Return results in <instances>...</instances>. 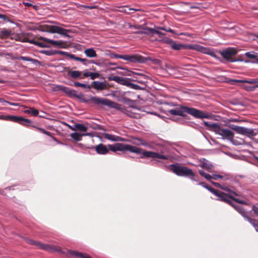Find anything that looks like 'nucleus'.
Here are the masks:
<instances>
[{"label": "nucleus", "instance_id": "obj_53", "mask_svg": "<svg viewBox=\"0 0 258 258\" xmlns=\"http://www.w3.org/2000/svg\"><path fill=\"white\" fill-rule=\"evenodd\" d=\"M20 41L23 42H28L30 43V41L31 40H29L27 37H20Z\"/></svg>", "mask_w": 258, "mask_h": 258}, {"label": "nucleus", "instance_id": "obj_37", "mask_svg": "<svg viewBox=\"0 0 258 258\" xmlns=\"http://www.w3.org/2000/svg\"><path fill=\"white\" fill-rule=\"evenodd\" d=\"M0 103H2L3 105H5L7 103V104H8L10 105L14 106H19V104L18 103L11 102L10 101L5 100L3 98H0Z\"/></svg>", "mask_w": 258, "mask_h": 258}, {"label": "nucleus", "instance_id": "obj_58", "mask_svg": "<svg viewBox=\"0 0 258 258\" xmlns=\"http://www.w3.org/2000/svg\"><path fill=\"white\" fill-rule=\"evenodd\" d=\"M0 19H2L4 20H7L9 21V19L7 17H6L5 15L0 14Z\"/></svg>", "mask_w": 258, "mask_h": 258}, {"label": "nucleus", "instance_id": "obj_55", "mask_svg": "<svg viewBox=\"0 0 258 258\" xmlns=\"http://www.w3.org/2000/svg\"><path fill=\"white\" fill-rule=\"evenodd\" d=\"M218 178H223V176L219 174H213L212 175V179L217 180Z\"/></svg>", "mask_w": 258, "mask_h": 258}, {"label": "nucleus", "instance_id": "obj_10", "mask_svg": "<svg viewBox=\"0 0 258 258\" xmlns=\"http://www.w3.org/2000/svg\"><path fill=\"white\" fill-rule=\"evenodd\" d=\"M0 119L5 120H9L14 122L19 123L23 125H27L31 122V121L27 118H23L21 116H17L14 115H0Z\"/></svg>", "mask_w": 258, "mask_h": 258}, {"label": "nucleus", "instance_id": "obj_18", "mask_svg": "<svg viewBox=\"0 0 258 258\" xmlns=\"http://www.w3.org/2000/svg\"><path fill=\"white\" fill-rule=\"evenodd\" d=\"M94 148L96 153L100 155H105L109 152V149L106 146L101 143L96 145Z\"/></svg>", "mask_w": 258, "mask_h": 258}, {"label": "nucleus", "instance_id": "obj_48", "mask_svg": "<svg viewBox=\"0 0 258 258\" xmlns=\"http://www.w3.org/2000/svg\"><path fill=\"white\" fill-rule=\"evenodd\" d=\"M100 76V75L98 73H93L91 72L90 74V78L92 80H94L96 78H98Z\"/></svg>", "mask_w": 258, "mask_h": 258}, {"label": "nucleus", "instance_id": "obj_38", "mask_svg": "<svg viewBox=\"0 0 258 258\" xmlns=\"http://www.w3.org/2000/svg\"><path fill=\"white\" fill-rule=\"evenodd\" d=\"M199 172L201 176L204 177L208 180L210 181V180L212 179V176L208 173H205L203 170H199Z\"/></svg>", "mask_w": 258, "mask_h": 258}, {"label": "nucleus", "instance_id": "obj_61", "mask_svg": "<svg viewBox=\"0 0 258 258\" xmlns=\"http://www.w3.org/2000/svg\"><path fill=\"white\" fill-rule=\"evenodd\" d=\"M87 61V59H86V58H80V60H79V61L82 62L85 66H87V63H86V62Z\"/></svg>", "mask_w": 258, "mask_h": 258}, {"label": "nucleus", "instance_id": "obj_15", "mask_svg": "<svg viewBox=\"0 0 258 258\" xmlns=\"http://www.w3.org/2000/svg\"><path fill=\"white\" fill-rule=\"evenodd\" d=\"M48 31L51 33H57L67 37H71V36L68 34V33L71 32L70 29H66L55 25H50L48 26Z\"/></svg>", "mask_w": 258, "mask_h": 258}, {"label": "nucleus", "instance_id": "obj_8", "mask_svg": "<svg viewBox=\"0 0 258 258\" xmlns=\"http://www.w3.org/2000/svg\"><path fill=\"white\" fill-rule=\"evenodd\" d=\"M109 80L114 81L119 84L126 86L134 90H139L144 89L143 88L141 87L139 85L130 82V79L128 78H123L118 76H114L110 77L109 78Z\"/></svg>", "mask_w": 258, "mask_h": 258}, {"label": "nucleus", "instance_id": "obj_4", "mask_svg": "<svg viewBox=\"0 0 258 258\" xmlns=\"http://www.w3.org/2000/svg\"><path fill=\"white\" fill-rule=\"evenodd\" d=\"M204 124L216 134L221 136L222 139L231 141L234 137V133L231 130L223 128L217 123L204 121Z\"/></svg>", "mask_w": 258, "mask_h": 258}, {"label": "nucleus", "instance_id": "obj_3", "mask_svg": "<svg viewBox=\"0 0 258 258\" xmlns=\"http://www.w3.org/2000/svg\"><path fill=\"white\" fill-rule=\"evenodd\" d=\"M172 149L171 147L168 146H162L159 152H153L144 151H142V155L141 158L144 157L151 158H158L163 160H169L174 158L173 154L172 152Z\"/></svg>", "mask_w": 258, "mask_h": 258}, {"label": "nucleus", "instance_id": "obj_27", "mask_svg": "<svg viewBox=\"0 0 258 258\" xmlns=\"http://www.w3.org/2000/svg\"><path fill=\"white\" fill-rule=\"evenodd\" d=\"M84 53L87 57L90 58L96 57L97 56L96 52L93 48L86 49L84 50Z\"/></svg>", "mask_w": 258, "mask_h": 258}, {"label": "nucleus", "instance_id": "obj_23", "mask_svg": "<svg viewBox=\"0 0 258 258\" xmlns=\"http://www.w3.org/2000/svg\"><path fill=\"white\" fill-rule=\"evenodd\" d=\"M17 59L18 60H22L24 61H30L35 66H38L40 65L41 63L38 60L32 58L29 56H20L17 57Z\"/></svg>", "mask_w": 258, "mask_h": 258}, {"label": "nucleus", "instance_id": "obj_51", "mask_svg": "<svg viewBox=\"0 0 258 258\" xmlns=\"http://www.w3.org/2000/svg\"><path fill=\"white\" fill-rule=\"evenodd\" d=\"M141 78H139L137 77H134V79L133 80V81H137L139 83L141 84H144L146 81L145 80H140V79Z\"/></svg>", "mask_w": 258, "mask_h": 258}, {"label": "nucleus", "instance_id": "obj_1", "mask_svg": "<svg viewBox=\"0 0 258 258\" xmlns=\"http://www.w3.org/2000/svg\"><path fill=\"white\" fill-rule=\"evenodd\" d=\"M168 112L171 115L183 117L186 116V113H188L196 118L203 119L210 117V115L207 113L195 108L185 106H180L178 108L170 109Z\"/></svg>", "mask_w": 258, "mask_h": 258}, {"label": "nucleus", "instance_id": "obj_30", "mask_svg": "<svg viewBox=\"0 0 258 258\" xmlns=\"http://www.w3.org/2000/svg\"><path fill=\"white\" fill-rule=\"evenodd\" d=\"M70 253L75 256L78 257L79 258H91L88 254H83L82 253L78 252L76 251H72L70 252Z\"/></svg>", "mask_w": 258, "mask_h": 258}, {"label": "nucleus", "instance_id": "obj_7", "mask_svg": "<svg viewBox=\"0 0 258 258\" xmlns=\"http://www.w3.org/2000/svg\"><path fill=\"white\" fill-rule=\"evenodd\" d=\"M229 127L235 131L237 133L246 136L248 138H252L258 134V131H256V129L248 128L234 124H230Z\"/></svg>", "mask_w": 258, "mask_h": 258}, {"label": "nucleus", "instance_id": "obj_29", "mask_svg": "<svg viewBox=\"0 0 258 258\" xmlns=\"http://www.w3.org/2000/svg\"><path fill=\"white\" fill-rule=\"evenodd\" d=\"M82 72L79 71H72L69 72V75L74 79L80 78Z\"/></svg>", "mask_w": 258, "mask_h": 258}, {"label": "nucleus", "instance_id": "obj_22", "mask_svg": "<svg viewBox=\"0 0 258 258\" xmlns=\"http://www.w3.org/2000/svg\"><path fill=\"white\" fill-rule=\"evenodd\" d=\"M148 32L151 33L152 34H156L159 35V36L165 35V33H163V32L159 31V30L158 29H153V28H148V27H146L145 29V31H140V32H137V33H138V34H148Z\"/></svg>", "mask_w": 258, "mask_h": 258}, {"label": "nucleus", "instance_id": "obj_50", "mask_svg": "<svg viewBox=\"0 0 258 258\" xmlns=\"http://www.w3.org/2000/svg\"><path fill=\"white\" fill-rule=\"evenodd\" d=\"M68 55L69 58L74 59L76 61H79L80 60L81 57L76 56L75 54L70 53V54H68Z\"/></svg>", "mask_w": 258, "mask_h": 258}, {"label": "nucleus", "instance_id": "obj_6", "mask_svg": "<svg viewBox=\"0 0 258 258\" xmlns=\"http://www.w3.org/2000/svg\"><path fill=\"white\" fill-rule=\"evenodd\" d=\"M108 148L109 150H110L113 152H116L118 151L121 152L128 151L132 153L140 154H141L142 151L141 149L137 147L122 143H116L114 145H108Z\"/></svg>", "mask_w": 258, "mask_h": 258}, {"label": "nucleus", "instance_id": "obj_54", "mask_svg": "<svg viewBox=\"0 0 258 258\" xmlns=\"http://www.w3.org/2000/svg\"><path fill=\"white\" fill-rule=\"evenodd\" d=\"M82 8H83V9H86L91 10V9H95L96 8V6L83 5V6H82Z\"/></svg>", "mask_w": 258, "mask_h": 258}, {"label": "nucleus", "instance_id": "obj_13", "mask_svg": "<svg viewBox=\"0 0 258 258\" xmlns=\"http://www.w3.org/2000/svg\"><path fill=\"white\" fill-rule=\"evenodd\" d=\"M188 49L197 50L203 53L208 54L214 58H217V56L213 49L198 44H189Z\"/></svg>", "mask_w": 258, "mask_h": 258}, {"label": "nucleus", "instance_id": "obj_42", "mask_svg": "<svg viewBox=\"0 0 258 258\" xmlns=\"http://www.w3.org/2000/svg\"><path fill=\"white\" fill-rule=\"evenodd\" d=\"M30 44H33L35 45H37V46H39L41 47H46V45L43 44L42 43H40V42H38L37 41H36L33 39H32L30 41Z\"/></svg>", "mask_w": 258, "mask_h": 258}, {"label": "nucleus", "instance_id": "obj_34", "mask_svg": "<svg viewBox=\"0 0 258 258\" xmlns=\"http://www.w3.org/2000/svg\"><path fill=\"white\" fill-rule=\"evenodd\" d=\"M74 85L75 87H82L85 89H87V90H89L91 88V86L88 84L81 83L78 82H75L74 83Z\"/></svg>", "mask_w": 258, "mask_h": 258}, {"label": "nucleus", "instance_id": "obj_12", "mask_svg": "<svg viewBox=\"0 0 258 258\" xmlns=\"http://www.w3.org/2000/svg\"><path fill=\"white\" fill-rule=\"evenodd\" d=\"M237 53V50L234 48H228L225 50H223L221 52L222 57L225 58L227 61L229 62H236V61H243V59L241 58L233 59L232 56Z\"/></svg>", "mask_w": 258, "mask_h": 258}, {"label": "nucleus", "instance_id": "obj_24", "mask_svg": "<svg viewBox=\"0 0 258 258\" xmlns=\"http://www.w3.org/2000/svg\"><path fill=\"white\" fill-rule=\"evenodd\" d=\"M230 84L234 85L235 83H247L250 84H255V79H250L249 80H236V79H230L229 81Z\"/></svg>", "mask_w": 258, "mask_h": 258}, {"label": "nucleus", "instance_id": "obj_44", "mask_svg": "<svg viewBox=\"0 0 258 258\" xmlns=\"http://www.w3.org/2000/svg\"><path fill=\"white\" fill-rule=\"evenodd\" d=\"M243 88L246 91H253L255 90V88L254 86H243Z\"/></svg>", "mask_w": 258, "mask_h": 258}, {"label": "nucleus", "instance_id": "obj_19", "mask_svg": "<svg viewBox=\"0 0 258 258\" xmlns=\"http://www.w3.org/2000/svg\"><path fill=\"white\" fill-rule=\"evenodd\" d=\"M91 86L97 91H102L106 88V82L94 81L92 82Z\"/></svg>", "mask_w": 258, "mask_h": 258}, {"label": "nucleus", "instance_id": "obj_57", "mask_svg": "<svg viewBox=\"0 0 258 258\" xmlns=\"http://www.w3.org/2000/svg\"><path fill=\"white\" fill-rule=\"evenodd\" d=\"M252 210L253 211V213L258 216V207L253 205L252 207Z\"/></svg>", "mask_w": 258, "mask_h": 258}, {"label": "nucleus", "instance_id": "obj_20", "mask_svg": "<svg viewBox=\"0 0 258 258\" xmlns=\"http://www.w3.org/2000/svg\"><path fill=\"white\" fill-rule=\"evenodd\" d=\"M40 39L43 40L44 42L49 43L53 45L57 46L59 48L63 47V42L61 40H53L43 37H40Z\"/></svg>", "mask_w": 258, "mask_h": 258}, {"label": "nucleus", "instance_id": "obj_45", "mask_svg": "<svg viewBox=\"0 0 258 258\" xmlns=\"http://www.w3.org/2000/svg\"><path fill=\"white\" fill-rule=\"evenodd\" d=\"M162 41L163 43L168 44L170 46L173 40L168 37H165L163 38Z\"/></svg>", "mask_w": 258, "mask_h": 258}, {"label": "nucleus", "instance_id": "obj_33", "mask_svg": "<svg viewBox=\"0 0 258 258\" xmlns=\"http://www.w3.org/2000/svg\"><path fill=\"white\" fill-rule=\"evenodd\" d=\"M71 138L75 141H80L82 140L83 137L82 134L79 133H73L71 134Z\"/></svg>", "mask_w": 258, "mask_h": 258}, {"label": "nucleus", "instance_id": "obj_26", "mask_svg": "<svg viewBox=\"0 0 258 258\" xmlns=\"http://www.w3.org/2000/svg\"><path fill=\"white\" fill-rule=\"evenodd\" d=\"M38 248L50 252L56 251L55 247L47 244H43L40 242L38 243Z\"/></svg>", "mask_w": 258, "mask_h": 258}, {"label": "nucleus", "instance_id": "obj_21", "mask_svg": "<svg viewBox=\"0 0 258 258\" xmlns=\"http://www.w3.org/2000/svg\"><path fill=\"white\" fill-rule=\"evenodd\" d=\"M104 136L105 139L113 142H125L126 141V139L121 137L107 133H105Z\"/></svg>", "mask_w": 258, "mask_h": 258}, {"label": "nucleus", "instance_id": "obj_16", "mask_svg": "<svg viewBox=\"0 0 258 258\" xmlns=\"http://www.w3.org/2000/svg\"><path fill=\"white\" fill-rule=\"evenodd\" d=\"M56 90L61 91V92L65 93L69 97H75L78 98H80V96L78 95V94L76 90L69 87L58 85L56 87L55 86L54 88V90L56 91Z\"/></svg>", "mask_w": 258, "mask_h": 258}, {"label": "nucleus", "instance_id": "obj_2", "mask_svg": "<svg viewBox=\"0 0 258 258\" xmlns=\"http://www.w3.org/2000/svg\"><path fill=\"white\" fill-rule=\"evenodd\" d=\"M199 182V184L202 185L203 187L207 189L211 192L213 194L217 197V200L225 202L229 205L232 204V202L234 201L237 203L241 204L243 205H249V202L247 200H240L237 198H234L232 196H228V194H225L223 192L218 191L212 188L211 186L207 185L204 182Z\"/></svg>", "mask_w": 258, "mask_h": 258}, {"label": "nucleus", "instance_id": "obj_49", "mask_svg": "<svg viewBox=\"0 0 258 258\" xmlns=\"http://www.w3.org/2000/svg\"><path fill=\"white\" fill-rule=\"evenodd\" d=\"M61 54L63 55H65L69 57L68 54H70V53L68 52L62 51L60 50H55V54Z\"/></svg>", "mask_w": 258, "mask_h": 258}, {"label": "nucleus", "instance_id": "obj_25", "mask_svg": "<svg viewBox=\"0 0 258 258\" xmlns=\"http://www.w3.org/2000/svg\"><path fill=\"white\" fill-rule=\"evenodd\" d=\"M171 47L175 50H179L182 49H188V45L182 44L180 43H177L175 41H173L172 44L170 45Z\"/></svg>", "mask_w": 258, "mask_h": 258}, {"label": "nucleus", "instance_id": "obj_11", "mask_svg": "<svg viewBox=\"0 0 258 258\" xmlns=\"http://www.w3.org/2000/svg\"><path fill=\"white\" fill-rule=\"evenodd\" d=\"M234 201L232 202V204L230 205L233 207L242 216L245 220H247L257 231L258 224L257 221L251 217L246 216V212L240 206L237 205L234 203Z\"/></svg>", "mask_w": 258, "mask_h": 258}, {"label": "nucleus", "instance_id": "obj_62", "mask_svg": "<svg viewBox=\"0 0 258 258\" xmlns=\"http://www.w3.org/2000/svg\"><path fill=\"white\" fill-rule=\"evenodd\" d=\"M67 125L69 126V127L71 130H72V131H76V127H75V124L74 125H73V126L71 125H69V124H67Z\"/></svg>", "mask_w": 258, "mask_h": 258}, {"label": "nucleus", "instance_id": "obj_47", "mask_svg": "<svg viewBox=\"0 0 258 258\" xmlns=\"http://www.w3.org/2000/svg\"><path fill=\"white\" fill-rule=\"evenodd\" d=\"M245 54L247 57L250 58H254L256 57L255 54L252 52H247Z\"/></svg>", "mask_w": 258, "mask_h": 258}, {"label": "nucleus", "instance_id": "obj_46", "mask_svg": "<svg viewBox=\"0 0 258 258\" xmlns=\"http://www.w3.org/2000/svg\"><path fill=\"white\" fill-rule=\"evenodd\" d=\"M26 241L27 242L30 244H32V245H36L38 247V243H40L38 241H34L33 240H32V239H26Z\"/></svg>", "mask_w": 258, "mask_h": 258}, {"label": "nucleus", "instance_id": "obj_14", "mask_svg": "<svg viewBox=\"0 0 258 258\" xmlns=\"http://www.w3.org/2000/svg\"><path fill=\"white\" fill-rule=\"evenodd\" d=\"M90 101L96 105H103L111 108H115L117 103L105 98H99L95 96L90 97Z\"/></svg>", "mask_w": 258, "mask_h": 258}, {"label": "nucleus", "instance_id": "obj_5", "mask_svg": "<svg viewBox=\"0 0 258 258\" xmlns=\"http://www.w3.org/2000/svg\"><path fill=\"white\" fill-rule=\"evenodd\" d=\"M170 167V170L177 175L188 177L196 182L199 181L198 179L195 178L196 175L191 169L184 166H181L178 163L171 164Z\"/></svg>", "mask_w": 258, "mask_h": 258}, {"label": "nucleus", "instance_id": "obj_17", "mask_svg": "<svg viewBox=\"0 0 258 258\" xmlns=\"http://www.w3.org/2000/svg\"><path fill=\"white\" fill-rule=\"evenodd\" d=\"M211 182L214 184L216 187H219L222 189H223L224 190L226 191H227L229 192V195H228V196H232V195H234L236 196H239V195L237 193H236L235 191H234L233 190H232L228 186L223 184V185H221L220 183H218V182H213V181H211Z\"/></svg>", "mask_w": 258, "mask_h": 258}, {"label": "nucleus", "instance_id": "obj_36", "mask_svg": "<svg viewBox=\"0 0 258 258\" xmlns=\"http://www.w3.org/2000/svg\"><path fill=\"white\" fill-rule=\"evenodd\" d=\"M203 161L202 162V167L203 168H206L207 169H212L213 166L209 162V161L205 159H203Z\"/></svg>", "mask_w": 258, "mask_h": 258}, {"label": "nucleus", "instance_id": "obj_56", "mask_svg": "<svg viewBox=\"0 0 258 258\" xmlns=\"http://www.w3.org/2000/svg\"><path fill=\"white\" fill-rule=\"evenodd\" d=\"M88 63H93V64H96V66H98L99 67L102 66V63L101 62L95 61L94 60H88Z\"/></svg>", "mask_w": 258, "mask_h": 258}, {"label": "nucleus", "instance_id": "obj_35", "mask_svg": "<svg viewBox=\"0 0 258 258\" xmlns=\"http://www.w3.org/2000/svg\"><path fill=\"white\" fill-rule=\"evenodd\" d=\"M75 127L76 130L81 132H86L88 129V127L86 126L81 123L75 124Z\"/></svg>", "mask_w": 258, "mask_h": 258}, {"label": "nucleus", "instance_id": "obj_43", "mask_svg": "<svg viewBox=\"0 0 258 258\" xmlns=\"http://www.w3.org/2000/svg\"><path fill=\"white\" fill-rule=\"evenodd\" d=\"M42 52L48 56L53 55L55 54V50H44L42 51Z\"/></svg>", "mask_w": 258, "mask_h": 258}, {"label": "nucleus", "instance_id": "obj_63", "mask_svg": "<svg viewBox=\"0 0 258 258\" xmlns=\"http://www.w3.org/2000/svg\"><path fill=\"white\" fill-rule=\"evenodd\" d=\"M157 29H158V30H164L165 31H166V29H167V28H165V27H157Z\"/></svg>", "mask_w": 258, "mask_h": 258}, {"label": "nucleus", "instance_id": "obj_59", "mask_svg": "<svg viewBox=\"0 0 258 258\" xmlns=\"http://www.w3.org/2000/svg\"><path fill=\"white\" fill-rule=\"evenodd\" d=\"M91 72L87 71L83 73L84 77H90Z\"/></svg>", "mask_w": 258, "mask_h": 258}, {"label": "nucleus", "instance_id": "obj_41", "mask_svg": "<svg viewBox=\"0 0 258 258\" xmlns=\"http://www.w3.org/2000/svg\"><path fill=\"white\" fill-rule=\"evenodd\" d=\"M143 57L145 58V57ZM145 58H147L148 59H147V61H145V62H147L148 60L152 61L153 62V63L155 64H159L161 62L160 60L158 59L151 58L149 57H145Z\"/></svg>", "mask_w": 258, "mask_h": 258}, {"label": "nucleus", "instance_id": "obj_40", "mask_svg": "<svg viewBox=\"0 0 258 258\" xmlns=\"http://www.w3.org/2000/svg\"><path fill=\"white\" fill-rule=\"evenodd\" d=\"M36 128L39 131H40L41 133H42V134H44L48 136L51 137L53 139V140H55V138L51 136V133L49 132H48V131H46L45 130H44V128H41V127H36Z\"/></svg>", "mask_w": 258, "mask_h": 258}, {"label": "nucleus", "instance_id": "obj_31", "mask_svg": "<svg viewBox=\"0 0 258 258\" xmlns=\"http://www.w3.org/2000/svg\"><path fill=\"white\" fill-rule=\"evenodd\" d=\"M127 6H124L122 7L120 10L121 12L127 14H130L132 13H133V12H131L132 11H133L134 12L139 11L140 10L138 9H134V8H129L126 9Z\"/></svg>", "mask_w": 258, "mask_h": 258}, {"label": "nucleus", "instance_id": "obj_60", "mask_svg": "<svg viewBox=\"0 0 258 258\" xmlns=\"http://www.w3.org/2000/svg\"><path fill=\"white\" fill-rule=\"evenodd\" d=\"M78 95H79V96H80V99H81V100H82L84 102L86 103V102H88V100H86V99H85V98H82V97H84V95H83V94H78Z\"/></svg>", "mask_w": 258, "mask_h": 258}, {"label": "nucleus", "instance_id": "obj_52", "mask_svg": "<svg viewBox=\"0 0 258 258\" xmlns=\"http://www.w3.org/2000/svg\"><path fill=\"white\" fill-rule=\"evenodd\" d=\"M166 32H170V33H172L173 34H178V35H184L185 36L187 35L186 34H183V33L177 34L175 30H174L171 28H167Z\"/></svg>", "mask_w": 258, "mask_h": 258}, {"label": "nucleus", "instance_id": "obj_28", "mask_svg": "<svg viewBox=\"0 0 258 258\" xmlns=\"http://www.w3.org/2000/svg\"><path fill=\"white\" fill-rule=\"evenodd\" d=\"M23 112L27 114H31L34 116H36L38 114V110L34 108H28L23 110Z\"/></svg>", "mask_w": 258, "mask_h": 258}, {"label": "nucleus", "instance_id": "obj_9", "mask_svg": "<svg viewBox=\"0 0 258 258\" xmlns=\"http://www.w3.org/2000/svg\"><path fill=\"white\" fill-rule=\"evenodd\" d=\"M111 56L112 58H121L131 62L145 63L147 59H148L147 58H144L143 56L138 55L112 54Z\"/></svg>", "mask_w": 258, "mask_h": 258}, {"label": "nucleus", "instance_id": "obj_64", "mask_svg": "<svg viewBox=\"0 0 258 258\" xmlns=\"http://www.w3.org/2000/svg\"><path fill=\"white\" fill-rule=\"evenodd\" d=\"M254 87H255V89L256 88H258V78H255V82Z\"/></svg>", "mask_w": 258, "mask_h": 258}, {"label": "nucleus", "instance_id": "obj_39", "mask_svg": "<svg viewBox=\"0 0 258 258\" xmlns=\"http://www.w3.org/2000/svg\"><path fill=\"white\" fill-rule=\"evenodd\" d=\"M1 33L3 37H8L11 34L12 32L10 30L4 28L1 29Z\"/></svg>", "mask_w": 258, "mask_h": 258}, {"label": "nucleus", "instance_id": "obj_32", "mask_svg": "<svg viewBox=\"0 0 258 258\" xmlns=\"http://www.w3.org/2000/svg\"><path fill=\"white\" fill-rule=\"evenodd\" d=\"M133 76V78H134V77H139V78H143L144 80H147V76L143 74V73H139L138 72H133V71H132L131 72V74L129 75V76Z\"/></svg>", "mask_w": 258, "mask_h": 258}]
</instances>
